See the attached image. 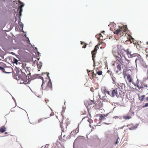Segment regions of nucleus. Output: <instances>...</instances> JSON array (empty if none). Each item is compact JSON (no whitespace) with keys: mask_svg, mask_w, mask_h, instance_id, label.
I'll list each match as a JSON object with an SVG mask.
<instances>
[{"mask_svg":"<svg viewBox=\"0 0 148 148\" xmlns=\"http://www.w3.org/2000/svg\"><path fill=\"white\" fill-rule=\"evenodd\" d=\"M49 73H43L42 75L44 76L45 75L46 76L45 78L42 76L40 77V79H42V83L41 86V88L44 90L49 91L52 90V84L51 82L50 77L49 76Z\"/></svg>","mask_w":148,"mask_h":148,"instance_id":"2","label":"nucleus"},{"mask_svg":"<svg viewBox=\"0 0 148 148\" xmlns=\"http://www.w3.org/2000/svg\"><path fill=\"white\" fill-rule=\"evenodd\" d=\"M126 52L127 53V54L128 55V56H130V57H133L135 56V54H132V52L131 51H129L128 50V49H127L126 51Z\"/></svg>","mask_w":148,"mask_h":148,"instance_id":"17","label":"nucleus"},{"mask_svg":"<svg viewBox=\"0 0 148 148\" xmlns=\"http://www.w3.org/2000/svg\"><path fill=\"white\" fill-rule=\"evenodd\" d=\"M146 44H147L148 45V42H146Z\"/></svg>","mask_w":148,"mask_h":148,"instance_id":"53","label":"nucleus"},{"mask_svg":"<svg viewBox=\"0 0 148 148\" xmlns=\"http://www.w3.org/2000/svg\"><path fill=\"white\" fill-rule=\"evenodd\" d=\"M144 86L146 87H148V86L147 84H145L144 85Z\"/></svg>","mask_w":148,"mask_h":148,"instance_id":"45","label":"nucleus"},{"mask_svg":"<svg viewBox=\"0 0 148 148\" xmlns=\"http://www.w3.org/2000/svg\"><path fill=\"white\" fill-rule=\"evenodd\" d=\"M146 99L147 100H148V97H147Z\"/></svg>","mask_w":148,"mask_h":148,"instance_id":"51","label":"nucleus"},{"mask_svg":"<svg viewBox=\"0 0 148 148\" xmlns=\"http://www.w3.org/2000/svg\"><path fill=\"white\" fill-rule=\"evenodd\" d=\"M107 115H108L107 114H104V117H105V116H106Z\"/></svg>","mask_w":148,"mask_h":148,"instance_id":"46","label":"nucleus"},{"mask_svg":"<svg viewBox=\"0 0 148 148\" xmlns=\"http://www.w3.org/2000/svg\"><path fill=\"white\" fill-rule=\"evenodd\" d=\"M12 62L14 63H16V64H19L18 60L14 58H13L12 59Z\"/></svg>","mask_w":148,"mask_h":148,"instance_id":"21","label":"nucleus"},{"mask_svg":"<svg viewBox=\"0 0 148 148\" xmlns=\"http://www.w3.org/2000/svg\"><path fill=\"white\" fill-rule=\"evenodd\" d=\"M99 45V46H98V47H97V48H99V45Z\"/></svg>","mask_w":148,"mask_h":148,"instance_id":"54","label":"nucleus"},{"mask_svg":"<svg viewBox=\"0 0 148 148\" xmlns=\"http://www.w3.org/2000/svg\"><path fill=\"white\" fill-rule=\"evenodd\" d=\"M79 132V128L77 127L75 130L71 132V135H73V136H74L77 134Z\"/></svg>","mask_w":148,"mask_h":148,"instance_id":"13","label":"nucleus"},{"mask_svg":"<svg viewBox=\"0 0 148 148\" xmlns=\"http://www.w3.org/2000/svg\"><path fill=\"white\" fill-rule=\"evenodd\" d=\"M84 119H86L90 123H92L93 122V121L92 120H91L90 119H89L88 117H86L82 119V120Z\"/></svg>","mask_w":148,"mask_h":148,"instance_id":"20","label":"nucleus"},{"mask_svg":"<svg viewBox=\"0 0 148 148\" xmlns=\"http://www.w3.org/2000/svg\"><path fill=\"white\" fill-rule=\"evenodd\" d=\"M119 48H118L117 45V47H114L113 48L112 50V53L114 56H116L119 53Z\"/></svg>","mask_w":148,"mask_h":148,"instance_id":"9","label":"nucleus"},{"mask_svg":"<svg viewBox=\"0 0 148 148\" xmlns=\"http://www.w3.org/2000/svg\"><path fill=\"white\" fill-rule=\"evenodd\" d=\"M105 119H106L105 118L104 116L103 115L101 116H100V118H99L100 120H103Z\"/></svg>","mask_w":148,"mask_h":148,"instance_id":"33","label":"nucleus"},{"mask_svg":"<svg viewBox=\"0 0 148 148\" xmlns=\"http://www.w3.org/2000/svg\"><path fill=\"white\" fill-rule=\"evenodd\" d=\"M66 137V139H67L68 138H67V137L66 136V135H64L63 136V137L64 138H65V137Z\"/></svg>","mask_w":148,"mask_h":148,"instance_id":"39","label":"nucleus"},{"mask_svg":"<svg viewBox=\"0 0 148 148\" xmlns=\"http://www.w3.org/2000/svg\"><path fill=\"white\" fill-rule=\"evenodd\" d=\"M117 70H115V73L117 74H119L121 73L122 68L120 64H118L116 66Z\"/></svg>","mask_w":148,"mask_h":148,"instance_id":"10","label":"nucleus"},{"mask_svg":"<svg viewBox=\"0 0 148 148\" xmlns=\"http://www.w3.org/2000/svg\"><path fill=\"white\" fill-rule=\"evenodd\" d=\"M86 46V45L85 44H84L83 45L82 47L84 48H85Z\"/></svg>","mask_w":148,"mask_h":148,"instance_id":"37","label":"nucleus"},{"mask_svg":"<svg viewBox=\"0 0 148 148\" xmlns=\"http://www.w3.org/2000/svg\"><path fill=\"white\" fill-rule=\"evenodd\" d=\"M93 88H91L90 89V90L91 91H92V92H93Z\"/></svg>","mask_w":148,"mask_h":148,"instance_id":"41","label":"nucleus"},{"mask_svg":"<svg viewBox=\"0 0 148 148\" xmlns=\"http://www.w3.org/2000/svg\"><path fill=\"white\" fill-rule=\"evenodd\" d=\"M5 134H8V132H5Z\"/></svg>","mask_w":148,"mask_h":148,"instance_id":"48","label":"nucleus"},{"mask_svg":"<svg viewBox=\"0 0 148 148\" xmlns=\"http://www.w3.org/2000/svg\"><path fill=\"white\" fill-rule=\"evenodd\" d=\"M51 148H59L57 144L55 143L53 145L50 144Z\"/></svg>","mask_w":148,"mask_h":148,"instance_id":"25","label":"nucleus"},{"mask_svg":"<svg viewBox=\"0 0 148 148\" xmlns=\"http://www.w3.org/2000/svg\"><path fill=\"white\" fill-rule=\"evenodd\" d=\"M112 79L113 81V83L116 85V82L115 81L113 77L112 78Z\"/></svg>","mask_w":148,"mask_h":148,"instance_id":"34","label":"nucleus"},{"mask_svg":"<svg viewBox=\"0 0 148 148\" xmlns=\"http://www.w3.org/2000/svg\"><path fill=\"white\" fill-rule=\"evenodd\" d=\"M123 56H122V54L118 53V55L114 57L120 63L123 59H122V57Z\"/></svg>","mask_w":148,"mask_h":148,"instance_id":"11","label":"nucleus"},{"mask_svg":"<svg viewBox=\"0 0 148 148\" xmlns=\"http://www.w3.org/2000/svg\"><path fill=\"white\" fill-rule=\"evenodd\" d=\"M9 69V68L7 70H6L5 71H8V69Z\"/></svg>","mask_w":148,"mask_h":148,"instance_id":"52","label":"nucleus"},{"mask_svg":"<svg viewBox=\"0 0 148 148\" xmlns=\"http://www.w3.org/2000/svg\"><path fill=\"white\" fill-rule=\"evenodd\" d=\"M113 26H114V25L115 26H116V25L115 24H113Z\"/></svg>","mask_w":148,"mask_h":148,"instance_id":"47","label":"nucleus"},{"mask_svg":"<svg viewBox=\"0 0 148 148\" xmlns=\"http://www.w3.org/2000/svg\"><path fill=\"white\" fill-rule=\"evenodd\" d=\"M124 94V92L122 91V90H121L119 88H115V89L112 90L110 96L112 97H114L115 95L118 97L119 96L121 97L123 96Z\"/></svg>","mask_w":148,"mask_h":148,"instance_id":"4","label":"nucleus"},{"mask_svg":"<svg viewBox=\"0 0 148 148\" xmlns=\"http://www.w3.org/2000/svg\"><path fill=\"white\" fill-rule=\"evenodd\" d=\"M96 73H94V71H93L92 73V77H94L96 76Z\"/></svg>","mask_w":148,"mask_h":148,"instance_id":"35","label":"nucleus"},{"mask_svg":"<svg viewBox=\"0 0 148 148\" xmlns=\"http://www.w3.org/2000/svg\"><path fill=\"white\" fill-rule=\"evenodd\" d=\"M81 44H82V45H83V44L84 45V44L85 43H84V42H82V41H81Z\"/></svg>","mask_w":148,"mask_h":148,"instance_id":"42","label":"nucleus"},{"mask_svg":"<svg viewBox=\"0 0 148 148\" xmlns=\"http://www.w3.org/2000/svg\"><path fill=\"white\" fill-rule=\"evenodd\" d=\"M94 103V101L92 100H86L84 101L85 105L88 109L90 108V105Z\"/></svg>","mask_w":148,"mask_h":148,"instance_id":"6","label":"nucleus"},{"mask_svg":"<svg viewBox=\"0 0 148 148\" xmlns=\"http://www.w3.org/2000/svg\"><path fill=\"white\" fill-rule=\"evenodd\" d=\"M131 118H132V117L131 116H130L128 115H126L124 116L123 117V118L125 120H128V119Z\"/></svg>","mask_w":148,"mask_h":148,"instance_id":"23","label":"nucleus"},{"mask_svg":"<svg viewBox=\"0 0 148 148\" xmlns=\"http://www.w3.org/2000/svg\"><path fill=\"white\" fill-rule=\"evenodd\" d=\"M145 97V95H143L141 96L140 97L139 96V99L141 101H142L143 100Z\"/></svg>","mask_w":148,"mask_h":148,"instance_id":"27","label":"nucleus"},{"mask_svg":"<svg viewBox=\"0 0 148 148\" xmlns=\"http://www.w3.org/2000/svg\"><path fill=\"white\" fill-rule=\"evenodd\" d=\"M96 71H97V69H96Z\"/></svg>","mask_w":148,"mask_h":148,"instance_id":"56","label":"nucleus"},{"mask_svg":"<svg viewBox=\"0 0 148 148\" xmlns=\"http://www.w3.org/2000/svg\"><path fill=\"white\" fill-rule=\"evenodd\" d=\"M104 32V31H103L102 32Z\"/></svg>","mask_w":148,"mask_h":148,"instance_id":"57","label":"nucleus"},{"mask_svg":"<svg viewBox=\"0 0 148 148\" xmlns=\"http://www.w3.org/2000/svg\"><path fill=\"white\" fill-rule=\"evenodd\" d=\"M125 59H123L120 63L122 65L124 66L126 68H128L130 67L129 65L130 61L129 60L126 59L125 57H124Z\"/></svg>","mask_w":148,"mask_h":148,"instance_id":"5","label":"nucleus"},{"mask_svg":"<svg viewBox=\"0 0 148 148\" xmlns=\"http://www.w3.org/2000/svg\"><path fill=\"white\" fill-rule=\"evenodd\" d=\"M127 127H129V130H135L137 128L136 126H134L132 124H131L130 125H127Z\"/></svg>","mask_w":148,"mask_h":148,"instance_id":"16","label":"nucleus"},{"mask_svg":"<svg viewBox=\"0 0 148 148\" xmlns=\"http://www.w3.org/2000/svg\"><path fill=\"white\" fill-rule=\"evenodd\" d=\"M103 92L105 94L107 93L110 95V92L109 91H107L106 89H104V90H103Z\"/></svg>","mask_w":148,"mask_h":148,"instance_id":"28","label":"nucleus"},{"mask_svg":"<svg viewBox=\"0 0 148 148\" xmlns=\"http://www.w3.org/2000/svg\"><path fill=\"white\" fill-rule=\"evenodd\" d=\"M90 125V127H91V125H90H90Z\"/></svg>","mask_w":148,"mask_h":148,"instance_id":"55","label":"nucleus"},{"mask_svg":"<svg viewBox=\"0 0 148 148\" xmlns=\"http://www.w3.org/2000/svg\"><path fill=\"white\" fill-rule=\"evenodd\" d=\"M136 87L138 88V89H140V88L139 87V86L138 85H137Z\"/></svg>","mask_w":148,"mask_h":148,"instance_id":"44","label":"nucleus"},{"mask_svg":"<svg viewBox=\"0 0 148 148\" xmlns=\"http://www.w3.org/2000/svg\"><path fill=\"white\" fill-rule=\"evenodd\" d=\"M21 66L23 69L21 70V73L18 74V77L21 84H27L28 76L31 74V68L25 63L22 64Z\"/></svg>","mask_w":148,"mask_h":148,"instance_id":"1","label":"nucleus"},{"mask_svg":"<svg viewBox=\"0 0 148 148\" xmlns=\"http://www.w3.org/2000/svg\"><path fill=\"white\" fill-rule=\"evenodd\" d=\"M99 45H96L94 49L91 52L92 59L94 62H95V55L96 54L97 50V47Z\"/></svg>","mask_w":148,"mask_h":148,"instance_id":"8","label":"nucleus"},{"mask_svg":"<svg viewBox=\"0 0 148 148\" xmlns=\"http://www.w3.org/2000/svg\"><path fill=\"white\" fill-rule=\"evenodd\" d=\"M87 71L88 72V73L89 72H90V71H88V70H87Z\"/></svg>","mask_w":148,"mask_h":148,"instance_id":"50","label":"nucleus"},{"mask_svg":"<svg viewBox=\"0 0 148 148\" xmlns=\"http://www.w3.org/2000/svg\"><path fill=\"white\" fill-rule=\"evenodd\" d=\"M6 130V128L4 126H2L0 128V133H2Z\"/></svg>","mask_w":148,"mask_h":148,"instance_id":"18","label":"nucleus"},{"mask_svg":"<svg viewBox=\"0 0 148 148\" xmlns=\"http://www.w3.org/2000/svg\"><path fill=\"white\" fill-rule=\"evenodd\" d=\"M102 71H97L96 72L97 74L99 75H101L102 74Z\"/></svg>","mask_w":148,"mask_h":148,"instance_id":"31","label":"nucleus"},{"mask_svg":"<svg viewBox=\"0 0 148 148\" xmlns=\"http://www.w3.org/2000/svg\"><path fill=\"white\" fill-rule=\"evenodd\" d=\"M147 78H148V69L147 70Z\"/></svg>","mask_w":148,"mask_h":148,"instance_id":"43","label":"nucleus"},{"mask_svg":"<svg viewBox=\"0 0 148 148\" xmlns=\"http://www.w3.org/2000/svg\"><path fill=\"white\" fill-rule=\"evenodd\" d=\"M148 106V103H147L145 104V107H147Z\"/></svg>","mask_w":148,"mask_h":148,"instance_id":"40","label":"nucleus"},{"mask_svg":"<svg viewBox=\"0 0 148 148\" xmlns=\"http://www.w3.org/2000/svg\"><path fill=\"white\" fill-rule=\"evenodd\" d=\"M118 48H119V53L122 55V56H124V55L126 52V51L123 48L121 45H118Z\"/></svg>","mask_w":148,"mask_h":148,"instance_id":"7","label":"nucleus"},{"mask_svg":"<svg viewBox=\"0 0 148 148\" xmlns=\"http://www.w3.org/2000/svg\"><path fill=\"white\" fill-rule=\"evenodd\" d=\"M118 85V86L117 88H119L121 90H123L125 88V84L122 83H120L119 84H118L116 83Z\"/></svg>","mask_w":148,"mask_h":148,"instance_id":"12","label":"nucleus"},{"mask_svg":"<svg viewBox=\"0 0 148 148\" xmlns=\"http://www.w3.org/2000/svg\"><path fill=\"white\" fill-rule=\"evenodd\" d=\"M96 36L98 40H99V39H103V36L101 35V34H100L99 35H96Z\"/></svg>","mask_w":148,"mask_h":148,"instance_id":"26","label":"nucleus"},{"mask_svg":"<svg viewBox=\"0 0 148 148\" xmlns=\"http://www.w3.org/2000/svg\"><path fill=\"white\" fill-rule=\"evenodd\" d=\"M42 148H51L50 144H47L44 147H42Z\"/></svg>","mask_w":148,"mask_h":148,"instance_id":"30","label":"nucleus"},{"mask_svg":"<svg viewBox=\"0 0 148 148\" xmlns=\"http://www.w3.org/2000/svg\"><path fill=\"white\" fill-rule=\"evenodd\" d=\"M137 59H136V60H135V62L136 63V61H137Z\"/></svg>","mask_w":148,"mask_h":148,"instance_id":"49","label":"nucleus"},{"mask_svg":"<svg viewBox=\"0 0 148 148\" xmlns=\"http://www.w3.org/2000/svg\"><path fill=\"white\" fill-rule=\"evenodd\" d=\"M8 69V67H6L5 68H4L3 67L0 66V70L1 71L3 72L7 73H9L11 72L10 71H5L6 70H7Z\"/></svg>","mask_w":148,"mask_h":148,"instance_id":"15","label":"nucleus"},{"mask_svg":"<svg viewBox=\"0 0 148 148\" xmlns=\"http://www.w3.org/2000/svg\"><path fill=\"white\" fill-rule=\"evenodd\" d=\"M103 101H99L98 105V107L99 109L102 107L103 106Z\"/></svg>","mask_w":148,"mask_h":148,"instance_id":"24","label":"nucleus"},{"mask_svg":"<svg viewBox=\"0 0 148 148\" xmlns=\"http://www.w3.org/2000/svg\"><path fill=\"white\" fill-rule=\"evenodd\" d=\"M28 78H27L28 80L27 82H29V80L34 79L36 78V76L35 75H32L31 74L29 75H28Z\"/></svg>","mask_w":148,"mask_h":148,"instance_id":"14","label":"nucleus"},{"mask_svg":"<svg viewBox=\"0 0 148 148\" xmlns=\"http://www.w3.org/2000/svg\"><path fill=\"white\" fill-rule=\"evenodd\" d=\"M127 29L126 27L122 26L120 27L119 28L117 29L114 31L112 27H110V30L113 32L114 34H116L117 35L120 34V36L121 37L125 34V32Z\"/></svg>","mask_w":148,"mask_h":148,"instance_id":"3","label":"nucleus"},{"mask_svg":"<svg viewBox=\"0 0 148 148\" xmlns=\"http://www.w3.org/2000/svg\"><path fill=\"white\" fill-rule=\"evenodd\" d=\"M37 66L38 69H40L42 66V65L40 62H39L37 64Z\"/></svg>","mask_w":148,"mask_h":148,"instance_id":"29","label":"nucleus"},{"mask_svg":"<svg viewBox=\"0 0 148 148\" xmlns=\"http://www.w3.org/2000/svg\"><path fill=\"white\" fill-rule=\"evenodd\" d=\"M24 6V5L23 4H22L21 5V6H20L19 7L18 9V10H17V11H18V10H20V11H19V13H20V15H21V13L22 11V8Z\"/></svg>","mask_w":148,"mask_h":148,"instance_id":"19","label":"nucleus"},{"mask_svg":"<svg viewBox=\"0 0 148 148\" xmlns=\"http://www.w3.org/2000/svg\"><path fill=\"white\" fill-rule=\"evenodd\" d=\"M126 69H124L123 70V74L124 76L127 75L128 74H127L126 73Z\"/></svg>","mask_w":148,"mask_h":148,"instance_id":"32","label":"nucleus"},{"mask_svg":"<svg viewBox=\"0 0 148 148\" xmlns=\"http://www.w3.org/2000/svg\"><path fill=\"white\" fill-rule=\"evenodd\" d=\"M127 79L128 80L129 83H131L132 82V78L130 75V74H128L127 75Z\"/></svg>","mask_w":148,"mask_h":148,"instance_id":"22","label":"nucleus"},{"mask_svg":"<svg viewBox=\"0 0 148 148\" xmlns=\"http://www.w3.org/2000/svg\"><path fill=\"white\" fill-rule=\"evenodd\" d=\"M107 72L108 73H110V75H111V74H112V72L111 71H110V70H108L107 71Z\"/></svg>","mask_w":148,"mask_h":148,"instance_id":"38","label":"nucleus"},{"mask_svg":"<svg viewBox=\"0 0 148 148\" xmlns=\"http://www.w3.org/2000/svg\"><path fill=\"white\" fill-rule=\"evenodd\" d=\"M116 139H117L116 140L115 143V144L116 145L118 143V139H119V137H117L116 138Z\"/></svg>","mask_w":148,"mask_h":148,"instance_id":"36","label":"nucleus"}]
</instances>
